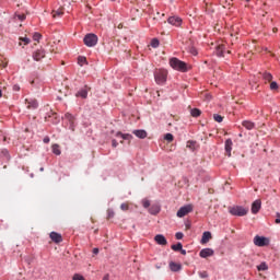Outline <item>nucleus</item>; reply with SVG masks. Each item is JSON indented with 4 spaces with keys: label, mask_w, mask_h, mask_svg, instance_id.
<instances>
[{
    "label": "nucleus",
    "mask_w": 280,
    "mask_h": 280,
    "mask_svg": "<svg viewBox=\"0 0 280 280\" xmlns=\"http://www.w3.org/2000/svg\"><path fill=\"white\" fill-rule=\"evenodd\" d=\"M170 67L175 71H180L182 73H187V71H189V66L176 57L170 59Z\"/></svg>",
    "instance_id": "nucleus-1"
},
{
    "label": "nucleus",
    "mask_w": 280,
    "mask_h": 280,
    "mask_svg": "<svg viewBox=\"0 0 280 280\" xmlns=\"http://www.w3.org/2000/svg\"><path fill=\"white\" fill-rule=\"evenodd\" d=\"M154 80L156 84H165V82H167V71L156 70L154 72Z\"/></svg>",
    "instance_id": "nucleus-2"
},
{
    "label": "nucleus",
    "mask_w": 280,
    "mask_h": 280,
    "mask_svg": "<svg viewBox=\"0 0 280 280\" xmlns=\"http://www.w3.org/2000/svg\"><path fill=\"white\" fill-rule=\"evenodd\" d=\"M97 35L93 33L86 34L83 38V43L86 47H95V45H97Z\"/></svg>",
    "instance_id": "nucleus-3"
},
{
    "label": "nucleus",
    "mask_w": 280,
    "mask_h": 280,
    "mask_svg": "<svg viewBox=\"0 0 280 280\" xmlns=\"http://www.w3.org/2000/svg\"><path fill=\"white\" fill-rule=\"evenodd\" d=\"M231 215H238L240 218L246 215L248 213V208H244L242 206H234L230 208Z\"/></svg>",
    "instance_id": "nucleus-4"
},
{
    "label": "nucleus",
    "mask_w": 280,
    "mask_h": 280,
    "mask_svg": "<svg viewBox=\"0 0 280 280\" xmlns=\"http://www.w3.org/2000/svg\"><path fill=\"white\" fill-rule=\"evenodd\" d=\"M254 244L255 246L264 247L268 246V244H270V241L264 236L256 235L254 237Z\"/></svg>",
    "instance_id": "nucleus-5"
},
{
    "label": "nucleus",
    "mask_w": 280,
    "mask_h": 280,
    "mask_svg": "<svg viewBox=\"0 0 280 280\" xmlns=\"http://www.w3.org/2000/svg\"><path fill=\"white\" fill-rule=\"evenodd\" d=\"M194 211V207L191 205L184 206L177 211V218H185L188 213Z\"/></svg>",
    "instance_id": "nucleus-6"
},
{
    "label": "nucleus",
    "mask_w": 280,
    "mask_h": 280,
    "mask_svg": "<svg viewBox=\"0 0 280 280\" xmlns=\"http://www.w3.org/2000/svg\"><path fill=\"white\" fill-rule=\"evenodd\" d=\"M167 22L170 25H174L175 27H180V25H183V19L178 16H171L168 18Z\"/></svg>",
    "instance_id": "nucleus-7"
},
{
    "label": "nucleus",
    "mask_w": 280,
    "mask_h": 280,
    "mask_svg": "<svg viewBox=\"0 0 280 280\" xmlns=\"http://www.w3.org/2000/svg\"><path fill=\"white\" fill-rule=\"evenodd\" d=\"M214 255V252L213 249L211 248H203L200 250L199 253V256L202 258V259H207V257H213Z\"/></svg>",
    "instance_id": "nucleus-8"
},
{
    "label": "nucleus",
    "mask_w": 280,
    "mask_h": 280,
    "mask_svg": "<svg viewBox=\"0 0 280 280\" xmlns=\"http://www.w3.org/2000/svg\"><path fill=\"white\" fill-rule=\"evenodd\" d=\"M49 237L52 242H55V244H60V242H62V235L58 232H51Z\"/></svg>",
    "instance_id": "nucleus-9"
},
{
    "label": "nucleus",
    "mask_w": 280,
    "mask_h": 280,
    "mask_svg": "<svg viewBox=\"0 0 280 280\" xmlns=\"http://www.w3.org/2000/svg\"><path fill=\"white\" fill-rule=\"evenodd\" d=\"M154 240L160 246H167V238H165L164 235L158 234L155 235Z\"/></svg>",
    "instance_id": "nucleus-10"
},
{
    "label": "nucleus",
    "mask_w": 280,
    "mask_h": 280,
    "mask_svg": "<svg viewBox=\"0 0 280 280\" xmlns=\"http://www.w3.org/2000/svg\"><path fill=\"white\" fill-rule=\"evenodd\" d=\"M232 150H233V140L226 139L225 140V154H226V156L231 158Z\"/></svg>",
    "instance_id": "nucleus-11"
},
{
    "label": "nucleus",
    "mask_w": 280,
    "mask_h": 280,
    "mask_svg": "<svg viewBox=\"0 0 280 280\" xmlns=\"http://www.w3.org/2000/svg\"><path fill=\"white\" fill-rule=\"evenodd\" d=\"M259 209H261V200L257 199L252 203V213H259Z\"/></svg>",
    "instance_id": "nucleus-12"
},
{
    "label": "nucleus",
    "mask_w": 280,
    "mask_h": 280,
    "mask_svg": "<svg viewBox=\"0 0 280 280\" xmlns=\"http://www.w3.org/2000/svg\"><path fill=\"white\" fill-rule=\"evenodd\" d=\"M33 58L34 60H36L37 62L43 60V58H45V50L43 49H38L33 54Z\"/></svg>",
    "instance_id": "nucleus-13"
},
{
    "label": "nucleus",
    "mask_w": 280,
    "mask_h": 280,
    "mask_svg": "<svg viewBox=\"0 0 280 280\" xmlns=\"http://www.w3.org/2000/svg\"><path fill=\"white\" fill-rule=\"evenodd\" d=\"M26 108L30 110H34L38 108V102L36 100H26Z\"/></svg>",
    "instance_id": "nucleus-14"
},
{
    "label": "nucleus",
    "mask_w": 280,
    "mask_h": 280,
    "mask_svg": "<svg viewBox=\"0 0 280 280\" xmlns=\"http://www.w3.org/2000/svg\"><path fill=\"white\" fill-rule=\"evenodd\" d=\"M149 213L151 215H158V213H161V206L159 205H152L150 208H149Z\"/></svg>",
    "instance_id": "nucleus-15"
},
{
    "label": "nucleus",
    "mask_w": 280,
    "mask_h": 280,
    "mask_svg": "<svg viewBox=\"0 0 280 280\" xmlns=\"http://www.w3.org/2000/svg\"><path fill=\"white\" fill-rule=\"evenodd\" d=\"M132 132L138 137V139H145L148 137V131L143 129L133 130Z\"/></svg>",
    "instance_id": "nucleus-16"
},
{
    "label": "nucleus",
    "mask_w": 280,
    "mask_h": 280,
    "mask_svg": "<svg viewBox=\"0 0 280 280\" xmlns=\"http://www.w3.org/2000/svg\"><path fill=\"white\" fill-rule=\"evenodd\" d=\"M213 236L211 235V232L207 231L203 232L202 237H201V244H209V241L212 238Z\"/></svg>",
    "instance_id": "nucleus-17"
},
{
    "label": "nucleus",
    "mask_w": 280,
    "mask_h": 280,
    "mask_svg": "<svg viewBox=\"0 0 280 280\" xmlns=\"http://www.w3.org/2000/svg\"><path fill=\"white\" fill-rule=\"evenodd\" d=\"M170 268H171L172 272H178L179 270L183 269V265H180L178 262L171 261Z\"/></svg>",
    "instance_id": "nucleus-18"
},
{
    "label": "nucleus",
    "mask_w": 280,
    "mask_h": 280,
    "mask_svg": "<svg viewBox=\"0 0 280 280\" xmlns=\"http://www.w3.org/2000/svg\"><path fill=\"white\" fill-rule=\"evenodd\" d=\"M65 119H67V121H69L70 128L73 130V126L75 124V117H73V115H71L69 113H66Z\"/></svg>",
    "instance_id": "nucleus-19"
},
{
    "label": "nucleus",
    "mask_w": 280,
    "mask_h": 280,
    "mask_svg": "<svg viewBox=\"0 0 280 280\" xmlns=\"http://www.w3.org/2000/svg\"><path fill=\"white\" fill-rule=\"evenodd\" d=\"M77 97H82V100H86V97H89V90L86 88L81 89L78 93H77Z\"/></svg>",
    "instance_id": "nucleus-20"
},
{
    "label": "nucleus",
    "mask_w": 280,
    "mask_h": 280,
    "mask_svg": "<svg viewBox=\"0 0 280 280\" xmlns=\"http://www.w3.org/2000/svg\"><path fill=\"white\" fill-rule=\"evenodd\" d=\"M243 128H246V130H253L255 128V122L250 120H244L242 122Z\"/></svg>",
    "instance_id": "nucleus-21"
},
{
    "label": "nucleus",
    "mask_w": 280,
    "mask_h": 280,
    "mask_svg": "<svg viewBox=\"0 0 280 280\" xmlns=\"http://www.w3.org/2000/svg\"><path fill=\"white\" fill-rule=\"evenodd\" d=\"M116 137H120V139H122L124 141H130L132 139V135L130 133L117 132Z\"/></svg>",
    "instance_id": "nucleus-22"
},
{
    "label": "nucleus",
    "mask_w": 280,
    "mask_h": 280,
    "mask_svg": "<svg viewBox=\"0 0 280 280\" xmlns=\"http://www.w3.org/2000/svg\"><path fill=\"white\" fill-rule=\"evenodd\" d=\"M217 56H219L220 58H222L224 56V45H219L217 46V50H215Z\"/></svg>",
    "instance_id": "nucleus-23"
},
{
    "label": "nucleus",
    "mask_w": 280,
    "mask_h": 280,
    "mask_svg": "<svg viewBox=\"0 0 280 280\" xmlns=\"http://www.w3.org/2000/svg\"><path fill=\"white\" fill-rule=\"evenodd\" d=\"M52 153L56 154L57 156H60V154H62V152L60 151V145L58 144H52Z\"/></svg>",
    "instance_id": "nucleus-24"
},
{
    "label": "nucleus",
    "mask_w": 280,
    "mask_h": 280,
    "mask_svg": "<svg viewBox=\"0 0 280 280\" xmlns=\"http://www.w3.org/2000/svg\"><path fill=\"white\" fill-rule=\"evenodd\" d=\"M262 80H265V82H272V74L269 72H264Z\"/></svg>",
    "instance_id": "nucleus-25"
},
{
    "label": "nucleus",
    "mask_w": 280,
    "mask_h": 280,
    "mask_svg": "<svg viewBox=\"0 0 280 280\" xmlns=\"http://www.w3.org/2000/svg\"><path fill=\"white\" fill-rule=\"evenodd\" d=\"M190 115H191V117H200V115H202V112L198 108H192L190 110Z\"/></svg>",
    "instance_id": "nucleus-26"
},
{
    "label": "nucleus",
    "mask_w": 280,
    "mask_h": 280,
    "mask_svg": "<svg viewBox=\"0 0 280 280\" xmlns=\"http://www.w3.org/2000/svg\"><path fill=\"white\" fill-rule=\"evenodd\" d=\"M78 65L80 67H84V65H89V61H86V57H79L78 58Z\"/></svg>",
    "instance_id": "nucleus-27"
},
{
    "label": "nucleus",
    "mask_w": 280,
    "mask_h": 280,
    "mask_svg": "<svg viewBox=\"0 0 280 280\" xmlns=\"http://www.w3.org/2000/svg\"><path fill=\"white\" fill-rule=\"evenodd\" d=\"M62 14H65L63 9H58L57 11H52L54 19H56L58 16H62Z\"/></svg>",
    "instance_id": "nucleus-28"
},
{
    "label": "nucleus",
    "mask_w": 280,
    "mask_h": 280,
    "mask_svg": "<svg viewBox=\"0 0 280 280\" xmlns=\"http://www.w3.org/2000/svg\"><path fill=\"white\" fill-rule=\"evenodd\" d=\"M257 270L259 272L266 271V270H268V265L266 262H261L260 265L257 266Z\"/></svg>",
    "instance_id": "nucleus-29"
},
{
    "label": "nucleus",
    "mask_w": 280,
    "mask_h": 280,
    "mask_svg": "<svg viewBox=\"0 0 280 280\" xmlns=\"http://www.w3.org/2000/svg\"><path fill=\"white\" fill-rule=\"evenodd\" d=\"M171 248H172V250H175L177 253L178 250H183V244L177 243L175 245H172Z\"/></svg>",
    "instance_id": "nucleus-30"
},
{
    "label": "nucleus",
    "mask_w": 280,
    "mask_h": 280,
    "mask_svg": "<svg viewBox=\"0 0 280 280\" xmlns=\"http://www.w3.org/2000/svg\"><path fill=\"white\" fill-rule=\"evenodd\" d=\"M186 148H189V150H196V141L189 140L186 144Z\"/></svg>",
    "instance_id": "nucleus-31"
},
{
    "label": "nucleus",
    "mask_w": 280,
    "mask_h": 280,
    "mask_svg": "<svg viewBox=\"0 0 280 280\" xmlns=\"http://www.w3.org/2000/svg\"><path fill=\"white\" fill-rule=\"evenodd\" d=\"M279 84L276 81H271L270 83V91H278Z\"/></svg>",
    "instance_id": "nucleus-32"
},
{
    "label": "nucleus",
    "mask_w": 280,
    "mask_h": 280,
    "mask_svg": "<svg viewBox=\"0 0 280 280\" xmlns=\"http://www.w3.org/2000/svg\"><path fill=\"white\" fill-rule=\"evenodd\" d=\"M164 139H165V141H168V143H172V141H174V135H172V133H166V135L164 136Z\"/></svg>",
    "instance_id": "nucleus-33"
},
{
    "label": "nucleus",
    "mask_w": 280,
    "mask_h": 280,
    "mask_svg": "<svg viewBox=\"0 0 280 280\" xmlns=\"http://www.w3.org/2000/svg\"><path fill=\"white\" fill-rule=\"evenodd\" d=\"M159 45H160L159 39L153 38V39L151 40V47H153V49H156V47H159Z\"/></svg>",
    "instance_id": "nucleus-34"
},
{
    "label": "nucleus",
    "mask_w": 280,
    "mask_h": 280,
    "mask_svg": "<svg viewBox=\"0 0 280 280\" xmlns=\"http://www.w3.org/2000/svg\"><path fill=\"white\" fill-rule=\"evenodd\" d=\"M115 218V211L113 209H107V220Z\"/></svg>",
    "instance_id": "nucleus-35"
},
{
    "label": "nucleus",
    "mask_w": 280,
    "mask_h": 280,
    "mask_svg": "<svg viewBox=\"0 0 280 280\" xmlns=\"http://www.w3.org/2000/svg\"><path fill=\"white\" fill-rule=\"evenodd\" d=\"M142 207L144 209H150V200L148 199H142Z\"/></svg>",
    "instance_id": "nucleus-36"
},
{
    "label": "nucleus",
    "mask_w": 280,
    "mask_h": 280,
    "mask_svg": "<svg viewBox=\"0 0 280 280\" xmlns=\"http://www.w3.org/2000/svg\"><path fill=\"white\" fill-rule=\"evenodd\" d=\"M214 121H218V124H222L223 117L221 115L214 114Z\"/></svg>",
    "instance_id": "nucleus-37"
},
{
    "label": "nucleus",
    "mask_w": 280,
    "mask_h": 280,
    "mask_svg": "<svg viewBox=\"0 0 280 280\" xmlns=\"http://www.w3.org/2000/svg\"><path fill=\"white\" fill-rule=\"evenodd\" d=\"M120 209L121 211H128V209H130V206L128 205V202H125L120 205Z\"/></svg>",
    "instance_id": "nucleus-38"
},
{
    "label": "nucleus",
    "mask_w": 280,
    "mask_h": 280,
    "mask_svg": "<svg viewBox=\"0 0 280 280\" xmlns=\"http://www.w3.org/2000/svg\"><path fill=\"white\" fill-rule=\"evenodd\" d=\"M0 67H2L4 69V67H8V61H5V59H3V57H0Z\"/></svg>",
    "instance_id": "nucleus-39"
},
{
    "label": "nucleus",
    "mask_w": 280,
    "mask_h": 280,
    "mask_svg": "<svg viewBox=\"0 0 280 280\" xmlns=\"http://www.w3.org/2000/svg\"><path fill=\"white\" fill-rule=\"evenodd\" d=\"M199 277L201 279H207V277H209V273L207 271H199Z\"/></svg>",
    "instance_id": "nucleus-40"
},
{
    "label": "nucleus",
    "mask_w": 280,
    "mask_h": 280,
    "mask_svg": "<svg viewBox=\"0 0 280 280\" xmlns=\"http://www.w3.org/2000/svg\"><path fill=\"white\" fill-rule=\"evenodd\" d=\"M15 19H19V21H25V14L15 13Z\"/></svg>",
    "instance_id": "nucleus-41"
},
{
    "label": "nucleus",
    "mask_w": 280,
    "mask_h": 280,
    "mask_svg": "<svg viewBox=\"0 0 280 280\" xmlns=\"http://www.w3.org/2000/svg\"><path fill=\"white\" fill-rule=\"evenodd\" d=\"M72 280H84V277L79 275V273H75L72 278Z\"/></svg>",
    "instance_id": "nucleus-42"
},
{
    "label": "nucleus",
    "mask_w": 280,
    "mask_h": 280,
    "mask_svg": "<svg viewBox=\"0 0 280 280\" xmlns=\"http://www.w3.org/2000/svg\"><path fill=\"white\" fill-rule=\"evenodd\" d=\"M40 38H42L40 33H35V34L33 35V40H40Z\"/></svg>",
    "instance_id": "nucleus-43"
},
{
    "label": "nucleus",
    "mask_w": 280,
    "mask_h": 280,
    "mask_svg": "<svg viewBox=\"0 0 280 280\" xmlns=\"http://www.w3.org/2000/svg\"><path fill=\"white\" fill-rule=\"evenodd\" d=\"M20 40H22V43H24V45H30V38H27V37H21Z\"/></svg>",
    "instance_id": "nucleus-44"
},
{
    "label": "nucleus",
    "mask_w": 280,
    "mask_h": 280,
    "mask_svg": "<svg viewBox=\"0 0 280 280\" xmlns=\"http://www.w3.org/2000/svg\"><path fill=\"white\" fill-rule=\"evenodd\" d=\"M175 237H176V240H183V237H185V235L182 232H177L175 234Z\"/></svg>",
    "instance_id": "nucleus-45"
},
{
    "label": "nucleus",
    "mask_w": 280,
    "mask_h": 280,
    "mask_svg": "<svg viewBox=\"0 0 280 280\" xmlns=\"http://www.w3.org/2000/svg\"><path fill=\"white\" fill-rule=\"evenodd\" d=\"M276 224H280V213L279 212H277L276 213Z\"/></svg>",
    "instance_id": "nucleus-46"
},
{
    "label": "nucleus",
    "mask_w": 280,
    "mask_h": 280,
    "mask_svg": "<svg viewBox=\"0 0 280 280\" xmlns=\"http://www.w3.org/2000/svg\"><path fill=\"white\" fill-rule=\"evenodd\" d=\"M190 52L192 54V56H198V50H196V48H191Z\"/></svg>",
    "instance_id": "nucleus-47"
},
{
    "label": "nucleus",
    "mask_w": 280,
    "mask_h": 280,
    "mask_svg": "<svg viewBox=\"0 0 280 280\" xmlns=\"http://www.w3.org/2000/svg\"><path fill=\"white\" fill-rule=\"evenodd\" d=\"M112 145L114 147V148H117L118 145H119V143L117 142V140H112Z\"/></svg>",
    "instance_id": "nucleus-48"
},
{
    "label": "nucleus",
    "mask_w": 280,
    "mask_h": 280,
    "mask_svg": "<svg viewBox=\"0 0 280 280\" xmlns=\"http://www.w3.org/2000/svg\"><path fill=\"white\" fill-rule=\"evenodd\" d=\"M13 91H21V88L19 85H13Z\"/></svg>",
    "instance_id": "nucleus-49"
},
{
    "label": "nucleus",
    "mask_w": 280,
    "mask_h": 280,
    "mask_svg": "<svg viewBox=\"0 0 280 280\" xmlns=\"http://www.w3.org/2000/svg\"><path fill=\"white\" fill-rule=\"evenodd\" d=\"M98 253H100V248H94V249H93V254H94V255H98Z\"/></svg>",
    "instance_id": "nucleus-50"
},
{
    "label": "nucleus",
    "mask_w": 280,
    "mask_h": 280,
    "mask_svg": "<svg viewBox=\"0 0 280 280\" xmlns=\"http://www.w3.org/2000/svg\"><path fill=\"white\" fill-rule=\"evenodd\" d=\"M49 141H50L49 137L44 138V143H49Z\"/></svg>",
    "instance_id": "nucleus-51"
},
{
    "label": "nucleus",
    "mask_w": 280,
    "mask_h": 280,
    "mask_svg": "<svg viewBox=\"0 0 280 280\" xmlns=\"http://www.w3.org/2000/svg\"><path fill=\"white\" fill-rule=\"evenodd\" d=\"M180 250V253L183 254V255H187V250H185V249H179Z\"/></svg>",
    "instance_id": "nucleus-52"
},
{
    "label": "nucleus",
    "mask_w": 280,
    "mask_h": 280,
    "mask_svg": "<svg viewBox=\"0 0 280 280\" xmlns=\"http://www.w3.org/2000/svg\"><path fill=\"white\" fill-rule=\"evenodd\" d=\"M110 277L108 275L104 276L103 280H108Z\"/></svg>",
    "instance_id": "nucleus-53"
},
{
    "label": "nucleus",
    "mask_w": 280,
    "mask_h": 280,
    "mask_svg": "<svg viewBox=\"0 0 280 280\" xmlns=\"http://www.w3.org/2000/svg\"><path fill=\"white\" fill-rule=\"evenodd\" d=\"M272 32H273L275 34H277L278 28H277V27H275V28L272 30Z\"/></svg>",
    "instance_id": "nucleus-54"
},
{
    "label": "nucleus",
    "mask_w": 280,
    "mask_h": 280,
    "mask_svg": "<svg viewBox=\"0 0 280 280\" xmlns=\"http://www.w3.org/2000/svg\"><path fill=\"white\" fill-rule=\"evenodd\" d=\"M0 97H3V92L0 90Z\"/></svg>",
    "instance_id": "nucleus-55"
},
{
    "label": "nucleus",
    "mask_w": 280,
    "mask_h": 280,
    "mask_svg": "<svg viewBox=\"0 0 280 280\" xmlns=\"http://www.w3.org/2000/svg\"><path fill=\"white\" fill-rule=\"evenodd\" d=\"M44 170H45V168L42 167V168H40V172H44Z\"/></svg>",
    "instance_id": "nucleus-56"
},
{
    "label": "nucleus",
    "mask_w": 280,
    "mask_h": 280,
    "mask_svg": "<svg viewBox=\"0 0 280 280\" xmlns=\"http://www.w3.org/2000/svg\"><path fill=\"white\" fill-rule=\"evenodd\" d=\"M120 143H124V140H121Z\"/></svg>",
    "instance_id": "nucleus-57"
},
{
    "label": "nucleus",
    "mask_w": 280,
    "mask_h": 280,
    "mask_svg": "<svg viewBox=\"0 0 280 280\" xmlns=\"http://www.w3.org/2000/svg\"><path fill=\"white\" fill-rule=\"evenodd\" d=\"M247 2L250 1V0H246Z\"/></svg>",
    "instance_id": "nucleus-58"
}]
</instances>
